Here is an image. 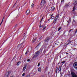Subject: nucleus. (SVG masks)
<instances>
[{"label":"nucleus","mask_w":77,"mask_h":77,"mask_svg":"<svg viewBox=\"0 0 77 77\" xmlns=\"http://www.w3.org/2000/svg\"><path fill=\"white\" fill-rule=\"evenodd\" d=\"M59 14L57 15L55 17V19L56 20H57L59 18Z\"/></svg>","instance_id":"nucleus-13"},{"label":"nucleus","mask_w":77,"mask_h":77,"mask_svg":"<svg viewBox=\"0 0 77 77\" xmlns=\"http://www.w3.org/2000/svg\"><path fill=\"white\" fill-rule=\"evenodd\" d=\"M30 12V10H27L26 13V14H27V15H28V14H29Z\"/></svg>","instance_id":"nucleus-10"},{"label":"nucleus","mask_w":77,"mask_h":77,"mask_svg":"<svg viewBox=\"0 0 77 77\" xmlns=\"http://www.w3.org/2000/svg\"><path fill=\"white\" fill-rule=\"evenodd\" d=\"M51 20H54V17H52L51 18Z\"/></svg>","instance_id":"nucleus-22"},{"label":"nucleus","mask_w":77,"mask_h":77,"mask_svg":"<svg viewBox=\"0 0 77 77\" xmlns=\"http://www.w3.org/2000/svg\"><path fill=\"white\" fill-rule=\"evenodd\" d=\"M73 29H71L69 30V32L70 33L71 32V31L72 30H73Z\"/></svg>","instance_id":"nucleus-25"},{"label":"nucleus","mask_w":77,"mask_h":77,"mask_svg":"<svg viewBox=\"0 0 77 77\" xmlns=\"http://www.w3.org/2000/svg\"><path fill=\"white\" fill-rule=\"evenodd\" d=\"M55 44H57L56 43H55Z\"/></svg>","instance_id":"nucleus-48"},{"label":"nucleus","mask_w":77,"mask_h":77,"mask_svg":"<svg viewBox=\"0 0 77 77\" xmlns=\"http://www.w3.org/2000/svg\"><path fill=\"white\" fill-rule=\"evenodd\" d=\"M58 69L57 66V67H56V69Z\"/></svg>","instance_id":"nucleus-35"},{"label":"nucleus","mask_w":77,"mask_h":77,"mask_svg":"<svg viewBox=\"0 0 77 77\" xmlns=\"http://www.w3.org/2000/svg\"><path fill=\"white\" fill-rule=\"evenodd\" d=\"M36 39H37V38H35L32 40V43H33V42H35V41H36Z\"/></svg>","instance_id":"nucleus-14"},{"label":"nucleus","mask_w":77,"mask_h":77,"mask_svg":"<svg viewBox=\"0 0 77 77\" xmlns=\"http://www.w3.org/2000/svg\"><path fill=\"white\" fill-rule=\"evenodd\" d=\"M45 29V28H43L42 29V30H44Z\"/></svg>","instance_id":"nucleus-37"},{"label":"nucleus","mask_w":77,"mask_h":77,"mask_svg":"<svg viewBox=\"0 0 77 77\" xmlns=\"http://www.w3.org/2000/svg\"><path fill=\"white\" fill-rule=\"evenodd\" d=\"M40 53V52H39V51H38L36 52L35 53V55L34 56H33V58H35L36 57H37L39 54Z\"/></svg>","instance_id":"nucleus-3"},{"label":"nucleus","mask_w":77,"mask_h":77,"mask_svg":"<svg viewBox=\"0 0 77 77\" xmlns=\"http://www.w3.org/2000/svg\"><path fill=\"white\" fill-rule=\"evenodd\" d=\"M71 74L72 76V77H77V75L73 72H71Z\"/></svg>","instance_id":"nucleus-6"},{"label":"nucleus","mask_w":77,"mask_h":77,"mask_svg":"<svg viewBox=\"0 0 77 77\" xmlns=\"http://www.w3.org/2000/svg\"><path fill=\"white\" fill-rule=\"evenodd\" d=\"M68 6H69V5H68V4H66L64 7V8H68Z\"/></svg>","instance_id":"nucleus-17"},{"label":"nucleus","mask_w":77,"mask_h":77,"mask_svg":"<svg viewBox=\"0 0 77 77\" xmlns=\"http://www.w3.org/2000/svg\"><path fill=\"white\" fill-rule=\"evenodd\" d=\"M39 27H41V25L39 26Z\"/></svg>","instance_id":"nucleus-46"},{"label":"nucleus","mask_w":77,"mask_h":77,"mask_svg":"<svg viewBox=\"0 0 77 77\" xmlns=\"http://www.w3.org/2000/svg\"><path fill=\"white\" fill-rule=\"evenodd\" d=\"M61 29H62V27H60L59 28H58V31H60V30Z\"/></svg>","instance_id":"nucleus-19"},{"label":"nucleus","mask_w":77,"mask_h":77,"mask_svg":"<svg viewBox=\"0 0 77 77\" xmlns=\"http://www.w3.org/2000/svg\"><path fill=\"white\" fill-rule=\"evenodd\" d=\"M30 59H28L27 60V62H30Z\"/></svg>","instance_id":"nucleus-24"},{"label":"nucleus","mask_w":77,"mask_h":77,"mask_svg":"<svg viewBox=\"0 0 77 77\" xmlns=\"http://www.w3.org/2000/svg\"><path fill=\"white\" fill-rule=\"evenodd\" d=\"M34 5V4H33V3H32V5H31L32 7H33Z\"/></svg>","instance_id":"nucleus-27"},{"label":"nucleus","mask_w":77,"mask_h":77,"mask_svg":"<svg viewBox=\"0 0 77 77\" xmlns=\"http://www.w3.org/2000/svg\"><path fill=\"white\" fill-rule=\"evenodd\" d=\"M27 52H28V51H27L26 52L25 54H27Z\"/></svg>","instance_id":"nucleus-30"},{"label":"nucleus","mask_w":77,"mask_h":77,"mask_svg":"<svg viewBox=\"0 0 77 77\" xmlns=\"http://www.w3.org/2000/svg\"><path fill=\"white\" fill-rule=\"evenodd\" d=\"M61 66H59L58 68V70L60 71H61Z\"/></svg>","instance_id":"nucleus-15"},{"label":"nucleus","mask_w":77,"mask_h":77,"mask_svg":"<svg viewBox=\"0 0 77 77\" xmlns=\"http://www.w3.org/2000/svg\"><path fill=\"white\" fill-rule=\"evenodd\" d=\"M21 61H18L17 63V66H18V65H19L20 64H21Z\"/></svg>","instance_id":"nucleus-12"},{"label":"nucleus","mask_w":77,"mask_h":77,"mask_svg":"<svg viewBox=\"0 0 77 77\" xmlns=\"http://www.w3.org/2000/svg\"><path fill=\"white\" fill-rule=\"evenodd\" d=\"M75 24H76V22H75V21L73 20L72 22V25H75Z\"/></svg>","instance_id":"nucleus-9"},{"label":"nucleus","mask_w":77,"mask_h":77,"mask_svg":"<svg viewBox=\"0 0 77 77\" xmlns=\"http://www.w3.org/2000/svg\"><path fill=\"white\" fill-rule=\"evenodd\" d=\"M39 65H40V63H38L37 66H39Z\"/></svg>","instance_id":"nucleus-28"},{"label":"nucleus","mask_w":77,"mask_h":77,"mask_svg":"<svg viewBox=\"0 0 77 77\" xmlns=\"http://www.w3.org/2000/svg\"><path fill=\"white\" fill-rule=\"evenodd\" d=\"M50 40V38L49 37H47L46 38V39L45 40V42H48Z\"/></svg>","instance_id":"nucleus-8"},{"label":"nucleus","mask_w":77,"mask_h":77,"mask_svg":"<svg viewBox=\"0 0 77 77\" xmlns=\"http://www.w3.org/2000/svg\"><path fill=\"white\" fill-rule=\"evenodd\" d=\"M25 75V73H23L22 74V76H24Z\"/></svg>","instance_id":"nucleus-29"},{"label":"nucleus","mask_w":77,"mask_h":77,"mask_svg":"<svg viewBox=\"0 0 77 77\" xmlns=\"http://www.w3.org/2000/svg\"><path fill=\"white\" fill-rule=\"evenodd\" d=\"M57 20H56V19L55 18V20H54L53 22V23H55V22H56V21Z\"/></svg>","instance_id":"nucleus-21"},{"label":"nucleus","mask_w":77,"mask_h":77,"mask_svg":"<svg viewBox=\"0 0 77 77\" xmlns=\"http://www.w3.org/2000/svg\"><path fill=\"white\" fill-rule=\"evenodd\" d=\"M43 19V17L42 18V20H41V21H40V23H41V21H42V19Z\"/></svg>","instance_id":"nucleus-34"},{"label":"nucleus","mask_w":77,"mask_h":77,"mask_svg":"<svg viewBox=\"0 0 77 77\" xmlns=\"http://www.w3.org/2000/svg\"><path fill=\"white\" fill-rule=\"evenodd\" d=\"M11 73V72L9 71L8 72H7L5 74L4 77H9V74Z\"/></svg>","instance_id":"nucleus-5"},{"label":"nucleus","mask_w":77,"mask_h":77,"mask_svg":"<svg viewBox=\"0 0 77 77\" xmlns=\"http://www.w3.org/2000/svg\"><path fill=\"white\" fill-rule=\"evenodd\" d=\"M73 66L74 68H75L76 69H77V62H75L73 63Z\"/></svg>","instance_id":"nucleus-7"},{"label":"nucleus","mask_w":77,"mask_h":77,"mask_svg":"<svg viewBox=\"0 0 77 77\" xmlns=\"http://www.w3.org/2000/svg\"><path fill=\"white\" fill-rule=\"evenodd\" d=\"M39 45V44L38 45H37V46H38V45Z\"/></svg>","instance_id":"nucleus-45"},{"label":"nucleus","mask_w":77,"mask_h":77,"mask_svg":"<svg viewBox=\"0 0 77 77\" xmlns=\"http://www.w3.org/2000/svg\"><path fill=\"white\" fill-rule=\"evenodd\" d=\"M42 36H41L38 39V40H41V39H42Z\"/></svg>","instance_id":"nucleus-23"},{"label":"nucleus","mask_w":77,"mask_h":77,"mask_svg":"<svg viewBox=\"0 0 77 77\" xmlns=\"http://www.w3.org/2000/svg\"><path fill=\"white\" fill-rule=\"evenodd\" d=\"M30 76L29 75H27L26 76V77H29Z\"/></svg>","instance_id":"nucleus-33"},{"label":"nucleus","mask_w":77,"mask_h":77,"mask_svg":"<svg viewBox=\"0 0 77 77\" xmlns=\"http://www.w3.org/2000/svg\"><path fill=\"white\" fill-rule=\"evenodd\" d=\"M66 54H68V53H66Z\"/></svg>","instance_id":"nucleus-41"},{"label":"nucleus","mask_w":77,"mask_h":77,"mask_svg":"<svg viewBox=\"0 0 77 77\" xmlns=\"http://www.w3.org/2000/svg\"><path fill=\"white\" fill-rule=\"evenodd\" d=\"M70 21H71V20H70V19H69V20L68 23H69V22H70Z\"/></svg>","instance_id":"nucleus-31"},{"label":"nucleus","mask_w":77,"mask_h":77,"mask_svg":"<svg viewBox=\"0 0 77 77\" xmlns=\"http://www.w3.org/2000/svg\"><path fill=\"white\" fill-rule=\"evenodd\" d=\"M69 44V43L68 44H67V45H68V44Z\"/></svg>","instance_id":"nucleus-44"},{"label":"nucleus","mask_w":77,"mask_h":77,"mask_svg":"<svg viewBox=\"0 0 77 77\" xmlns=\"http://www.w3.org/2000/svg\"><path fill=\"white\" fill-rule=\"evenodd\" d=\"M55 72L56 73H57V69H56L55 70Z\"/></svg>","instance_id":"nucleus-26"},{"label":"nucleus","mask_w":77,"mask_h":77,"mask_svg":"<svg viewBox=\"0 0 77 77\" xmlns=\"http://www.w3.org/2000/svg\"><path fill=\"white\" fill-rule=\"evenodd\" d=\"M55 9V8L54 7H52L51 8V11H54Z\"/></svg>","instance_id":"nucleus-11"},{"label":"nucleus","mask_w":77,"mask_h":77,"mask_svg":"<svg viewBox=\"0 0 77 77\" xmlns=\"http://www.w3.org/2000/svg\"><path fill=\"white\" fill-rule=\"evenodd\" d=\"M53 14H52L51 15V17H52V16H53Z\"/></svg>","instance_id":"nucleus-43"},{"label":"nucleus","mask_w":77,"mask_h":77,"mask_svg":"<svg viewBox=\"0 0 77 77\" xmlns=\"http://www.w3.org/2000/svg\"><path fill=\"white\" fill-rule=\"evenodd\" d=\"M65 61H64L62 62L61 63H65Z\"/></svg>","instance_id":"nucleus-32"},{"label":"nucleus","mask_w":77,"mask_h":77,"mask_svg":"<svg viewBox=\"0 0 77 77\" xmlns=\"http://www.w3.org/2000/svg\"><path fill=\"white\" fill-rule=\"evenodd\" d=\"M24 43V42H23L22 43H21L20 45H18L17 47V49L18 50H20L21 49V48H23V44Z\"/></svg>","instance_id":"nucleus-2"},{"label":"nucleus","mask_w":77,"mask_h":77,"mask_svg":"<svg viewBox=\"0 0 77 77\" xmlns=\"http://www.w3.org/2000/svg\"><path fill=\"white\" fill-rule=\"evenodd\" d=\"M38 71H39L40 72H41V69L40 68H39L38 69Z\"/></svg>","instance_id":"nucleus-18"},{"label":"nucleus","mask_w":77,"mask_h":77,"mask_svg":"<svg viewBox=\"0 0 77 77\" xmlns=\"http://www.w3.org/2000/svg\"><path fill=\"white\" fill-rule=\"evenodd\" d=\"M26 66H25L23 67V71H25V69H26Z\"/></svg>","instance_id":"nucleus-16"},{"label":"nucleus","mask_w":77,"mask_h":77,"mask_svg":"<svg viewBox=\"0 0 77 77\" xmlns=\"http://www.w3.org/2000/svg\"><path fill=\"white\" fill-rule=\"evenodd\" d=\"M44 26V25H43L42 26V27H43V26Z\"/></svg>","instance_id":"nucleus-42"},{"label":"nucleus","mask_w":77,"mask_h":77,"mask_svg":"<svg viewBox=\"0 0 77 77\" xmlns=\"http://www.w3.org/2000/svg\"><path fill=\"white\" fill-rule=\"evenodd\" d=\"M74 6L73 7V8L72 11L73 12V11H74L75 10V8L76 7V6H77V1H76L74 3Z\"/></svg>","instance_id":"nucleus-4"},{"label":"nucleus","mask_w":77,"mask_h":77,"mask_svg":"<svg viewBox=\"0 0 77 77\" xmlns=\"http://www.w3.org/2000/svg\"><path fill=\"white\" fill-rule=\"evenodd\" d=\"M46 27H47V26H45V27H44V28H45H45H46Z\"/></svg>","instance_id":"nucleus-36"},{"label":"nucleus","mask_w":77,"mask_h":77,"mask_svg":"<svg viewBox=\"0 0 77 77\" xmlns=\"http://www.w3.org/2000/svg\"><path fill=\"white\" fill-rule=\"evenodd\" d=\"M4 19V17H3V19H2V21L1 23L0 24V26H1V24H2V23L3 22V19Z\"/></svg>","instance_id":"nucleus-20"},{"label":"nucleus","mask_w":77,"mask_h":77,"mask_svg":"<svg viewBox=\"0 0 77 77\" xmlns=\"http://www.w3.org/2000/svg\"><path fill=\"white\" fill-rule=\"evenodd\" d=\"M21 59V57H20V59Z\"/></svg>","instance_id":"nucleus-38"},{"label":"nucleus","mask_w":77,"mask_h":77,"mask_svg":"<svg viewBox=\"0 0 77 77\" xmlns=\"http://www.w3.org/2000/svg\"><path fill=\"white\" fill-rule=\"evenodd\" d=\"M45 3H46V1H45V0H42L40 6L42 8L43 7L44 5H45Z\"/></svg>","instance_id":"nucleus-1"},{"label":"nucleus","mask_w":77,"mask_h":77,"mask_svg":"<svg viewBox=\"0 0 77 77\" xmlns=\"http://www.w3.org/2000/svg\"><path fill=\"white\" fill-rule=\"evenodd\" d=\"M16 3H17V2H16V3L14 4L13 6H15V5H16Z\"/></svg>","instance_id":"nucleus-39"},{"label":"nucleus","mask_w":77,"mask_h":77,"mask_svg":"<svg viewBox=\"0 0 77 77\" xmlns=\"http://www.w3.org/2000/svg\"><path fill=\"white\" fill-rule=\"evenodd\" d=\"M50 19H49L48 20V21H50Z\"/></svg>","instance_id":"nucleus-40"},{"label":"nucleus","mask_w":77,"mask_h":77,"mask_svg":"<svg viewBox=\"0 0 77 77\" xmlns=\"http://www.w3.org/2000/svg\"><path fill=\"white\" fill-rule=\"evenodd\" d=\"M68 25H69V24L68 23V24H67V26H68Z\"/></svg>","instance_id":"nucleus-47"}]
</instances>
